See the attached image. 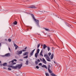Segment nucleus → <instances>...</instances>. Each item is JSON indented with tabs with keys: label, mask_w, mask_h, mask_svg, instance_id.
Segmentation results:
<instances>
[{
	"label": "nucleus",
	"mask_w": 76,
	"mask_h": 76,
	"mask_svg": "<svg viewBox=\"0 0 76 76\" xmlns=\"http://www.w3.org/2000/svg\"><path fill=\"white\" fill-rule=\"evenodd\" d=\"M22 63H21V64H18L16 66H14L13 65H10V67H11L12 69H20L22 66Z\"/></svg>",
	"instance_id": "1"
},
{
	"label": "nucleus",
	"mask_w": 76,
	"mask_h": 76,
	"mask_svg": "<svg viewBox=\"0 0 76 76\" xmlns=\"http://www.w3.org/2000/svg\"><path fill=\"white\" fill-rule=\"evenodd\" d=\"M28 54H29V52H24L23 53V56H26L25 57H23L24 58H28Z\"/></svg>",
	"instance_id": "2"
},
{
	"label": "nucleus",
	"mask_w": 76,
	"mask_h": 76,
	"mask_svg": "<svg viewBox=\"0 0 76 76\" xmlns=\"http://www.w3.org/2000/svg\"><path fill=\"white\" fill-rule=\"evenodd\" d=\"M48 71L50 73H51V74L50 75L51 76H56L55 74L53 73V72H52V71L50 69H48Z\"/></svg>",
	"instance_id": "3"
},
{
	"label": "nucleus",
	"mask_w": 76,
	"mask_h": 76,
	"mask_svg": "<svg viewBox=\"0 0 76 76\" xmlns=\"http://www.w3.org/2000/svg\"><path fill=\"white\" fill-rule=\"evenodd\" d=\"M22 50H21L20 51H19V50H18L16 52V54L17 55H20V54H22Z\"/></svg>",
	"instance_id": "4"
},
{
	"label": "nucleus",
	"mask_w": 76,
	"mask_h": 76,
	"mask_svg": "<svg viewBox=\"0 0 76 76\" xmlns=\"http://www.w3.org/2000/svg\"><path fill=\"white\" fill-rule=\"evenodd\" d=\"M36 49H35L32 50L31 52V53H30V55L31 56H33V55L34 54V51H35V50Z\"/></svg>",
	"instance_id": "5"
},
{
	"label": "nucleus",
	"mask_w": 76,
	"mask_h": 76,
	"mask_svg": "<svg viewBox=\"0 0 76 76\" xmlns=\"http://www.w3.org/2000/svg\"><path fill=\"white\" fill-rule=\"evenodd\" d=\"M28 8H30V9H33V8H37L34 5H31L30 7H28Z\"/></svg>",
	"instance_id": "6"
},
{
	"label": "nucleus",
	"mask_w": 76,
	"mask_h": 76,
	"mask_svg": "<svg viewBox=\"0 0 76 76\" xmlns=\"http://www.w3.org/2000/svg\"><path fill=\"white\" fill-rule=\"evenodd\" d=\"M34 20L36 23V24L37 25H39V20H37L35 18L34 19Z\"/></svg>",
	"instance_id": "7"
},
{
	"label": "nucleus",
	"mask_w": 76,
	"mask_h": 76,
	"mask_svg": "<svg viewBox=\"0 0 76 76\" xmlns=\"http://www.w3.org/2000/svg\"><path fill=\"white\" fill-rule=\"evenodd\" d=\"M46 59L48 61H51V59H50V57H49V56H48L47 57V58H46Z\"/></svg>",
	"instance_id": "8"
},
{
	"label": "nucleus",
	"mask_w": 76,
	"mask_h": 76,
	"mask_svg": "<svg viewBox=\"0 0 76 76\" xmlns=\"http://www.w3.org/2000/svg\"><path fill=\"white\" fill-rule=\"evenodd\" d=\"M43 62L44 64H47V62L44 58H42Z\"/></svg>",
	"instance_id": "9"
},
{
	"label": "nucleus",
	"mask_w": 76,
	"mask_h": 76,
	"mask_svg": "<svg viewBox=\"0 0 76 76\" xmlns=\"http://www.w3.org/2000/svg\"><path fill=\"white\" fill-rule=\"evenodd\" d=\"M43 62L44 64H47V62L44 58H42Z\"/></svg>",
	"instance_id": "10"
},
{
	"label": "nucleus",
	"mask_w": 76,
	"mask_h": 76,
	"mask_svg": "<svg viewBox=\"0 0 76 76\" xmlns=\"http://www.w3.org/2000/svg\"><path fill=\"white\" fill-rule=\"evenodd\" d=\"M5 56L7 57H9V56H10V53H8L5 54Z\"/></svg>",
	"instance_id": "11"
},
{
	"label": "nucleus",
	"mask_w": 76,
	"mask_h": 76,
	"mask_svg": "<svg viewBox=\"0 0 76 76\" xmlns=\"http://www.w3.org/2000/svg\"><path fill=\"white\" fill-rule=\"evenodd\" d=\"M27 47H25V48H24V49H23L22 50V51H23V52H24L25 51H26V49H27Z\"/></svg>",
	"instance_id": "12"
},
{
	"label": "nucleus",
	"mask_w": 76,
	"mask_h": 76,
	"mask_svg": "<svg viewBox=\"0 0 76 76\" xmlns=\"http://www.w3.org/2000/svg\"><path fill=\"white\" fill-rule=\"evenodd\" d=\"M42 67H44L46 69H47V66L45 65H44L43 66H42Z\"/></svg>",
	"instance_id": "13"
},
{
	"label": "nucleus",
	"mask_w": 76,
	"mask_h": 76,
	"mask_svg": "<svg viewBox=\"0 0 76 76\" xmlns=\"http://www.w3.org/2000/svg\"><path fill=\"white\" fill-rule=\"evenodd\" d=\"M38 56V53H36L35 55V57L36 58H37Z\"/></svg>",
	"instance_id": "14"
},
{
	"label": "nucleus",
	"mask_w": 76,
	"mask_h": 76,
	"mask_svg": "<svg viewBox=\"0 0 76 76\" xmlns=\"http://www.w3.org/2000/svg\"><path fill=\"white\" fill-rule=\"evenodd\" d=\"M40 56H41L42 57H43V55H42V50L41 51V52H40Z\"/></svg>",
	"instance_id": "15"
},
{
	"label": "nucleus",
	"mask_w": 76,
	"mask_h": 76,
	"mask_svg": "<svg viewBox=\"0 0 76 76\" xmlns=\"http://www.w3.org/2000/svg\"><path fill=\"white\" fill-rule=\"evenodd\" d=\"M47 46L45 44L43 45V48L44 49H45V48H47Z\"/></svg>",
	"instance_id": "16"
},
{
	"label": "nucleus",
	"mask_w": 76,
	"mask_h": 76,
	"mask_svg": "<svg viewBox=\"0 0 76 76\" xmlns=\"http://www.w3.org/2000/svg\"><path fill=\"white\" fill-rule=\"evenodd\" d=\"M54 57V54H53V53L51 55V56L50 57V58L51 59H53V58Z\"/></svg>",
	"instance_id": "17"
},
{
	"label": "nucleus",
	"mask_w": 76,
	"mask_h": 76,
	"mask_svg": "<svg viewBox=\"0 0 76 76\" xmlns=\"http://www.w3.org/2000/svg\"><path fill=\"white\" fill-rule=\"evenodd\" d=\"M17 23H18V22L16 21H15L13 23V24L15 25H17Z\"/></svg>",
	"instance_id": "18"
},
{
	"label": "nucleus",
	"mask_w": 76,
	"mask_h": 76,
	"mask_svg": "<svg viewBox=\"0 0 76 76\" xmlns=\"http://www.w3.org/2000/svg\"><path fill=\"white\" fill-rule=\"evenodd\" d=\"M31 15L32 16V18H33L34 20V19H35V17H34V14H31Z\"/></svg>",
	"instance_id": "19"
},
{
	"label": "nucleus",
	"mask_w": 76,
	"mask_h": 76,
	"mask_svg": "<svg viewBox=\"0 0 76 76\" xmlns=\"http://www.w3.org/2000/svg\"><path fill=\"white\" fill-rule=\"evenodd\" d=\"M39 49H38L37 50L36 53H37L38 54H39Z\"/></svg>",
	"instance_id": "20"
},
{
	"label": "nucleus",
	"mask_w": 76,
	"mask_h": 76,
	"mask_svg": "<svg viewBox=\"0 0 76 76\" xmlns=\"http://www.w3.org/2000/svg\"><path fill=\"white\" fill-rule=\"evenodd\" d=\"M44 57H45L46 58H47V57H49L48 56V55L47 54H45L44 55Z\"/></svg>",
	"instance_id": "21"
},
{
	"label": "nucleus",
	"mask_w": 76,
	"mask_h": 76,
	"mask_svg": "<svg viewBox=\"0 0 76 76\" xmlns=\"http://www.w3.org/2000/svg\"><path fill=\"white\" fill-rule=\"evenodd\" d=\"M3 66H7V63H5L3 64Z\"/></svg>",
	"instance_id": "22"
},
{
	"label": "nucleus",
	"mask_w": 76,
	"mask_h": 76,
	"mask_svg": "<svg viewBox=\"0 0 76 76\" xmlns=\"http://www.w3.org/2000/svg\"><path fill=\"white\" fill-rule=\"evenodd\" d=\"M29 62V61H28V60H27L26 61V65H28V63Z\"/></svg>",
	"instance_id": "23"
},
{
	"label": "nucleus",
	"mask_w": 76,
	"mask_h": 76,
	"mask_svg": "<svg viewBox=\"0 0 76 76\" xmlns=\"http://www.w3.org/2000/svg\"><path fill=\"white\" fill-rule=\"evenodd\" d=\"M47 48H48V51H49L50 50V48L49 46H48Z\"/></svg>",
	"instance_id": "24"
},
{
	"label": "nucleus",
	"mask_w": 76,
	"mask_h": 76,
	"mask_svg": "<svg viewBox=\"0 0 76 76\" xmlns=\"http://www.w3.org/2000/svg\"><path fill=\"white\" fill-rule=\"evenodd\" d=\"M50 68H51V65H49L48 67V70L50 69Z\"/></svg>",
	"instance_id": "25"
},
{
	"label": "nucleus",
	"mask_w": 76,
	"mask_h": 76,
	"mask_svg": "<svg viewBox=\"0 0 76 76\" xmlns=\"http://www.w3.org/2000/svg\"><path fill=\"white\" fill-rule=\"evenodd\" d=\"M46 76H50V75L48 73H45Z\"/></svg>",
	"instance_id": "26"
},
{
	"label": "nucleus",
	"mask_w": 76,
	"mask_h": 76,
	"mask_svg": "<svg viewBox=\"0 0 76 76\" xmlns=\"http://www.w3.org/2000/svg\"><path fill=\"white\" fill-rule=\"evenodd\" d=\"M45 31H50V29L46 28H45Z\"/></svg>",
	"instance_id": "27"
},
{
	"label": "nucleus",
	"mask_w": 76,
	"mask_h": 76,
	"mask_svg": "<svg viewBox=\"0 0 76 76\" xmlns=\"http://www.w3.org/2000/svg\"><path fill=\"white\" fill-rule=\"evenodd\" d=\"M14 47H18V46L17 45H16V44H15V43H14Z\"/></svg>",
	"instance_id": "28"
},
{
	"label": "nucleus",
	"mask_w": 76,
	"mask_h": 76,
	"mask_svg": "<svg viewBox=\"0 0 76 76\" xmlns=\"http://www.w3.org/2000/svg\"><path fill=\"white\" fill-rule=\"evenodd\" d=\"M35 63L36 64V65L38 64V61H35Z\"/></svg>",
	"instance_id": "29"
},
{
	"label": "nucleus",
	"mask_w": 76,
	"mask_h": 76,
	"mask_svg": "<svg viewBox=\"0 0 76 76\" xmlns=\"http://www.w3.org/2000/svg\"><path fill=\"white\" fill-rule=\"evenodd\" d=\"M11 63H13V62H14V60H13L12 61H11L9 62V63H11Z\"/></svg>",
	"instance_id": "30"
},
{
	"label": "nucleus",
	"mask_w": 76,
	"mask_h": 76,
	"mask_svg": "<svg viewBox=\"0 0 76 76\" xmlns=\"http://www.w3.org/2000/svg\"><path fill=\"white\" fill-rule=\"evenodd\" d=\"M39 46H40V44H38L37 46V48H39Z\"/></svg>",
	"instance_id": "31"
},
{
	"label": "nucleus",
	"mask_w": 76,
	"mask_h": 76,
	"mask_svg": "<svg viewBox=\"0 0 76 76\" xmlns=\"http://www.w3.org/2000/svg\"><path fill=\"white\" fill-rule=\"evenodd\" d=\"M8 40L9 41V42H10L12 41V40H11V39H8Z\"/></svg>",
	"instance_id": "32"
},
{
	"label": "nucleus",
	"mask_w": 76,
	"mask_h": 76,
	"mask_svg": "<svg viewBox=\"0 0 76 76\" xmlns=\"http://www.w3.org/2000/svg\"><path fill=\"white\" fill-rule=\"evenodd\" d=\"M51 53H48L49 56H51Z\"/></svg>",
	"instance_id": "33"
},
{
	"label": "nucleus",
	"mask_w": 76,
	"mask_h": 76,
	"mask_svg": "<svg viewBox=\"0 0 76 76\" xmlns=\"http://www.w3.org/2000/svg\"><path fill=\"white\" fill-rule=\"evenodd\" d=\"M19 48V46H18V47H15V50H17V49H18V48Z\"/></svg>",
	"instance_id": "34"
},
{
	"label": "nucleus",
	"mask_w": 76,
	"mask_h": 76,
	"mask_svg": "<svg viewBox=\"0 0 76 76\" xmlns=\"http://www.w3.org/2000/svg\"><path fill=\"white\" fill-rule=\"evenodd\" d=\"M39 12H42V13H44V12H45V11H39Z\"/></svg>",
	"instance_id": "35"
},
{
	"label": "nucleus",
	"mask_w": 76,
	"mask_h": 76,
	"mask_svg": "<svg viewBox=\"0 0 76 76\" xmlns=\"http://www.w3.org/2000/svg\"><path fill=\"white\" fill-rule=\"evenodd\" d=\"M36 68L37 69H39V67L38 66H36Z\"/></svg>",
	"instance_id": "36"
},
{
	"label": "nucleus",
	"mask_w": 76,
	"mask_h": 76,
	"mask_svg": "<svg viewBox=\"0 0 76 76\" xmlns=\"http://www.w3.org/2000/svg\"><path fill=\"white\" fill-rule=\"evenodd\" d=\"M39 66H42V63H40L39 64Z\"/></svg>",
	"instance_id": "37"
},
{
	"label": "nucleus",
	"mask_w": 76,
	"mask_h": 76,
	"mask_svg": "<svg viewBox=\"0 0 76 76\" xmlns=\"http://www.w3.org/2000/svg\"><path fill=\"white\" fill-rule=\"evenodd\" d=\"M8 70H12V69H11V68H8Z\"/></svg>",
	"instance_id": "38"
},
{
	"label": "nucleus",
	"mask_w": 76,
	"mask_h": 76,
	"mask_svg": "<svg viewBox=\"0 0 76 76\" xmlns=\"http://www.w3.org/2000/svg\"><path fill=\"white\" fill-rule=\"evenodd\" d=\"M16 63H14L12 64V65H14V64H16Z\"/></svg>",
	"instance_id": "39"
},
{
	"label": "nucleus",
	"mask_w": 76,
	"mask_h": 76,
	"mask_svg": "<svg viewBox=\"0 0 76 76\" xmlns=\"http://www.w3.org/2000/svg\"><path fill=\"white\" fill-rule=\"evenodd\" d=\"M39 59L41 61H43V60H42V59H41V58H40Z\"/></svg>",
	"instance_id": "40"
},
{
	"label": "nucleus",
	"mask_w": 76,
	"mask_h": 76,
	"mask_svg": "<svg viewBox=\"0 0 76 76\" xmlns=\"http://www.w3.org/2000/svg\"><path fill=\"white\" fill-rule=\"evenodd\" d=\"M23 76H25V74L23 73Z\"/></svg>",
	"instance_id": "41"
},
{
	"label": "nucleus",
	"mask_w": 76,
	"mask_h": 76,
	"mask_svg": "<svg viewBox=\"0 0 76 76\" xmlns=\"http://www.w3.org/2000/svg\"><path fill=\"white\" fill-rule=\"evenodd\" d=\"M37 61H38V62H40V60L39 59H37Z\"/></svg>",
	"instance_id": "42"
},
{
	"label": "nucleus",
	"mask_w": 76,
	"mask_h": 76,
	"mask_svg": "<svg viewBox=\"0 0 76 76\" xmlns=\"http://www.w3.org/2000/svg\"><path fill=\"white\" fill-rule=\"evenodd\" d=\"M14 61H17V60L16 59H14Z\"/></svg>",
	"instance_id": "43"
},
{
	"label": "nucleus",
	"mask_w": 76,
	"mask_h": 76,
	"mask_svg": "<svg viewBox=\"0 0 76 76\" xmlns=\"http://www.w3.org/2000/svg\"><path fill=\"white\" fill-rule=\"evenodd\" d=\"M0 66H3V64H0Z\"/></svg>",
	"instance_id": "44"
},
{
	"label": "nucleus",
	"mask_w": 76,
	"mask_h": 76,
	"mask_svg": "<svg viewBox=\"0 0 76 76\" xmlns=\"http://www.w3.org/2000/svg\"><path fill=\"white\" fill-rule=\"evenodd\" d=\"M19 61H23V60L22 59H19Z\"/></svg>",
	"instance_id": "45"
},
{
	"label": "nucleus",
	"mask_w": 76,
	"mask_h": 76,
	"mask_svg": "<svg viewBox=\"0 0 76 76\" xmlns=\"http://www.w3.org/2000/svg\"><path fill=\"white\" fill-rule=\"evenodd\" d=\"M15 58H18V57H17V56H15Z\"/></svg>",
	"instance_id": "46"
},
{
	"label": "nucleus",
	"mask_w": 76,
	"mask_h": 76,
	"mask_svg": "<svg viewBox=\"0 0 76 76\" xmlns=\"http://www.w3.org/2000/svg\"><path fill=\"white\" fill-rule=\"evenodd\" d=\"M1 43H0V48L1 47Z\"/></svg>",
	"instance_id": "47"
},
{
	"label": "nucleus",
	"mask_w": 76,
	"mask_h": 76,
	"mask_svg": "<svg viewBox=\"0 0 76 76\" xmlns=\"http://www.w3.org/2000/svg\"><path fill=\"white\" fill-rule=\"evenodd\" d=\"M9 50L10 51V48H9Z\"/></svg>",
	"instance_id": "48"
},
{
	"label": "nucleus",
	"mask_w": 76,
	"mask_h": 76,
	"mask_svg": "<svg viewBox=\"0 0 76 76\" xmlns=\"http://www.w3.org/2000/svg\"><path fill=\"white\" fill-rule=\"evenodd\" d=\"M8 10H4V11H8Z\"/></svg>",
	"instance_id": "49"
},
{
	"label": "nucleus",
	"mask_w": 76,
	"mask_h": 76,
	"mask_svg": "<svg viewBox=\"0 0 76 76\" xmlns=\"http://www.w3.org/2000/svg\"><path fill=\"white\" fill-rule=\"evenodd\" d=\"M67 26H68V27H70L69 25H69H67Z\"/></svg>",
	"instance_id": "50"
},
{
	"label": "nucleus",
	"mask_w": 76,
	"mask_h": 76,
	"mask_svg": "<svg viewBox=\"0 0 76 76\" xmlns=\"http://www.w3.org/2000/svg\"><path fill=\"white\" fill-rule=\"evenodd\" d=\"M30 29H32V27H30Z\"/></svg>",
	"instance_id": "51"
},
{
	"label": "nucleus",
	"mask_w": 76,
	"mask_h": 76,
	"mask_svg": "<svg viewBox=\"0 0 76 76\" xmlns=\"http://www.w3.org/2000/svg\"><path fill=\"white\" fill-rule=\"evenodd\" d=\"M29 30V29H27V31H28Z\"/></svg>",
	"instance_id": "52"
},
{
	"label": "nucleus",
	"mask_w": 76,
	"mask_h": 76,
	"mask_svg": "<svg viewBox=\"0 0 76 76\" xmlns=\"http://www.w3.org/2000/svg\"><path fill=\"white\" fill-rule=\"evenodd\" d=\"M71 26V25H69V26L70 27V28H71V26Z\"/></svg>",
	"instance_id": "53"
},
{
	"label": "nucleus",
	"mask_w": 76,
	"mask_h": 76,
	"mask_svg": "<svg viewBox=\"0 0 76 76\" xmlns=\"http://www.w3.org/2000/svg\"><path fill=\"white\" fill-rule=\"evenodd\" d=\"M0 63H1V61H0Z\"/></svg>",
	"instance_id": "54"
},
{
	"label": "nucleus",
	"mask_w": 76,
	"mask_h": 76,
	"mask_svg": "<svg viewBox=\"0 0 76 76\" xmlns=\"http://www.w3.org/2000/svg\"><path fill=\"white\" fill-rule=\"evenodd\" d=\"M54 63H56V62H55V61H54Z\"/></svg>",
	"instance_id": "55"
},
{
	"label": "nucleus",
	"mask_w": 76,
	"mask_h": 76,
	"mask_svg": "<svg viewBox=\"0 0 76 76\" xmlns=\"http://www.w3.org/2000/svg\"><path fill=\"white\" fill-rule=\"evenodd\" d=\"M4 69H6V68H4Z\"/></svg>",
	"instance_id": "56"
},
{
	"label": "nucleus",
	"mask_w": 76,
	"mask_h": 76,
	"mask_svg": "<svg viewBox=\"0 0 76 76\" xmlns=\"http://www.w3.org/2000/svg\"><path fill=\"white\" fill-rule=\"evenodd\" d=\"M66 1H68V0H66Z\"/></svg>",
	"instance_id": "57"
},
{
	"label": "nucleus",
	"mask_w": 76,
	"mask_h": 76,
	"mask_svg": "<svg viewBox=\"0 0 76 76\" xmlns=\"http://www.w3.org/2000/svg\"><path fill=\"white\" fill-rule=\"evenodd\" d=\"M54 1L56 2V1H55V0H54Z\"/></svg>",
	"instance_id": "58"
},
{
	"label": "nucleus",
	"mask_w": 76,
	"mask_h": 76,
	"mask_svg": "<svg viewBox=\"0 0 76 76\" xmlns=\"http://www.w3.org/2000/svg\"><path fill=\"white\" fill-rule=\"evenodd\" d=\"M75 23H76V22Z\"/></svg>",
	"instance_id": "59"
}]
</instances>
